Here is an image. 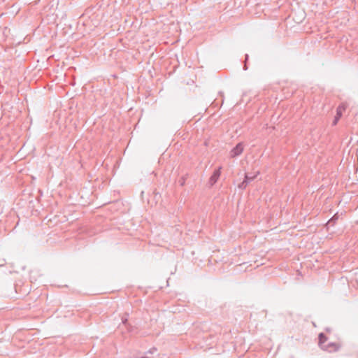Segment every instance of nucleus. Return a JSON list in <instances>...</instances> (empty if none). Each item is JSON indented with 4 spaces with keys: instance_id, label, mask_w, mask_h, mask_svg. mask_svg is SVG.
I'll return each instance as SVG.
<instances>
[{
    "instance_id": "423d86ee",
    "label": "nucleus",
    "mask_w": 358,
    "mask_h": 358,
    "mask_svg": "<svg viewBox=\"0 0 358 358\" xmlns=\"http://www.w3.org/2000/svg\"><path fill=\"white\" fill-rule=\"evenodd\" d=\"M337 219V217H336V215H334L331 220H329L328 222V224H334V223L335 222V220Z\"/></svg>"
},
{
    "instance_id": "20e7f679",
    "label": "nucleus",
    "mask_w": 358,
    "mask_h": 358,
    "mask_svg": "<svg viewBox=\"0 0 358 358\" xmlns=\"http://www.w3.org/2000/svg\"><path fill=\"white\" fill-rule=\"evenodd\" d=\"M345 107L343 104L340 105L336 110V115L334 117V120L333 121V124L336 125L338 121V120L341 118L343 114V111L345 110Z\"/></svg>"
},
{
    "instance_id": "7ed1b4c3",
    "label": "nucleus",
    "mask_w": 358,
    "mask_h": 358,
    "mask_svg": "<svg viewBox=\"0 0 358 358\" xmlns=\"http://www.w3.org/2000/svg\"><path fill=\"white\" fill-rule=\"evenodd\" d=\"M221 167H219L217 169L214 171L213 175L209 179V183L210 185H213L217 181L221 174Z\"/></svg>"
},
{
    "instance_id": "f257e3e1",
    "label": "nucleus",
    "mask_w": 358,
    "mask_h": 358,
    "mask_svg": "<svg viewBox=\"0 0 358 358\" xmlns=\"http://www.w3.org/2000/svg\"><path fill=\"white\" fill-rule=\"evenodd\" d=\"M259 174V171H256L255 173H248L245 176L244 180L239 184L238 187L241 189H245L247 185L251 182Z\"/></svg>"
},
{
    "instance_id": "f03ea898",
    "label": "nucleus",
    "mask_w": 358,
    "mask_h": 358,
    "mask_svg": "<svg viewBox=\"0 0 358 358\" xmlns=\"http://www.w3.org/2000/svg\"><path fill=\"white\" fill-rule=\"evenodd\" d=\"M243 151V145L242 143H238L236 147H234L231 152H230V155H231V157H236L238 155H240Z\"/></svg>"
},
{
    "instance_id": "1a4fd4ad",
    "label": "nucleus",
    "mask_w": 358,
    "mask_h": 358,
    "mask_svg": "<svg viewBox=\"0 0 358 358\" xmlns=\"http://www.w3.org/2000/svg\"><path fill=\"white\" fill-rule=\"evenodd\" d=\"M122 323L124 324H126V323L127 322V317H122Z\"/></svg>"
},
{
    "instance_id": "9d476101",
    "label": "nucleus",
    "mask_w": 358,
    "mask_h": 358,
    "mask_svg": "<svg viewBox=\"0 0 358 358\" xmlns=\"http://www.w3.org/2000/svg\"><path fill=\"white\" fill-rule=\"evenodd\" d=\"M243 69L245 71H246L248 69V66H247L246 64H244Z\"/></svg>"
},
{
    "instance_id": "f8f14e48",
    "label": "nucleus",
    "mask_w": 358,
    "mask_h": 358,
    "mask_svg": "<svg viewBox=\"0 0 358 358\" xmlns=\"http://www.w3.org/2000/svg\"><path fill=\"white\" fill-rule=\"evenodd\" d=\"M141 358H148L146 356H143Z\"/></svg>"
},
{
    "instance_id": "0eeeda50",
    "label": "nucleus",
    "mask_w": 358,
    "mask_h": 358,
    "mask_svg": "<svg viewBox=\"0 0 358 358\" xmlns=\"http://www.w3.org/2000/svg\"><path fill=\"white\" fill-rule=\"evenodd\" d=\"M178 182L180 184V185L181 186H183L185 185V179L184 177H182L179 180H178Z\"/></svg>"
},
{
    "instance_id": "39448f33",
    "label": "nucleus",
    "mask_w": 358,
    "mask_h": 358,
    "mask_svg": "<svg viewBox=\"0 0 358 358\" xmlns=\"http://www.w3.org/2000/svg\"><path fill=\"white\" fill-rule=\"evenodd\" d=\"M319 338V345L322 349H326V346L324 345V343L327 341V337L324 333H320L318 336Z\"/></svg>"
},
{
    "instance_id": "9b49d317",
    "label": "nucleus",
    "mask_w": 358,
    "mask_h": 358,
    "mask_svg": "<svg viewBox=\"0 0 358 358\" xmlns=\"http://www.w3.org/2000/svg\"><path fill=\"white\" fill-rule=\"evenodd\" d=\"M248 55H245V60H248Z\"/></svg>"
},
{
    "instance_id": "6e6552de",
    "label": "nucleus",
    "mask_w": 358,
    "mask_h": 358,
    "mask_svg": "<svg viewBox=\"0 0 358 358\" xmlns=\"http://www.w3.org/2000/svg\"><path fill=\"white\" fill-rule=\"evenodd\" d=\"M157 351V349L155 348H151L150 350H149L147 353H149V354H153L154 352H155Z\"/></svg>"
}]
</instances>
